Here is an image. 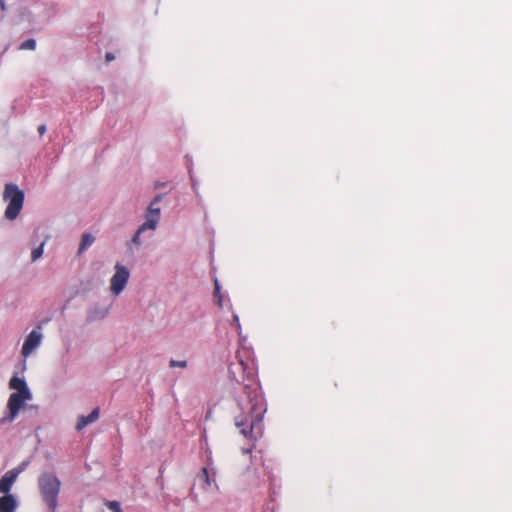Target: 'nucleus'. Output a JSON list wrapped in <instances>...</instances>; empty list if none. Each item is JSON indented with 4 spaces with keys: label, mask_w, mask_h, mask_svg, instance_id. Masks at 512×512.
Segmentation results:
<instances>
[{
    "label": "nucleus",
    "mask_w": 512,
    "mask_h": 512,
    "mask_svg": "<svg viewBox=\"0 0 512 512\" xmlns=\"http://www.w3.org/2000/svg\"><path fill=\"white\" fill-rule=\"evenodd\" d=\"M56 13L53 4L33 1L19 9L18 21L33 32H40Z\"/></svg>",
    "instance_id": "f257e3e1"
},
{
    "label": "nucleus",
    "mask_w": 512,
    "mask_h": 512,
    "mask_svg": "<svg viewBox=\"0 0 512 512\" xmlns=\"http://www.w3.org/2000/svg\"><path fill=\"white\" fill-rule=\"evenodd\" d=\"M37 487L41 501L46 507L45 512H57L58 498L62 487L58 476L52 472H42L37 478Z\"/></svg>",
    "instance_id": "f03ea898"
},
{
    "label": "nucleus",
    "mask_w": 512,
    "mask_h": 512,
    "mask_svg": "<svg viewBox=\"0 0 512 512\" xmlns=\"http://www.w3.org/2000/svg\"><path fill=\"white\" fill-rule=\"evenodd\" d=\"M28 466V461L21 462L18 466L7 471L0 479V512H16L17 498L11 494V489L19 474Z\"/></svg>",
    "instance_id": "7ed1b4c3"
},
{
    "label": "nucleus",
    "mask_w": 512,
    "mask_h": 512,
    "mask_svg": "<svg viewBox=\"0 0 512 512\" xmlns=\"http://www.w3.org/2000/svg\"><path fill=\"white\" fill-rule=\"evenodd\" d=\"M3 201L6 203L4 216L9 221L17 219L24 205V192L14 183H7L3 191Z\"/></svg>",
    "instance_id": "20e7f679"
},
{
    "label": "nucleus",
    "mask_w": 512,
    "mask_h": 512,
    "mask_svg": "<svg viewBox=\"0 0 512 512\" xmlns=\"http://www.w3.org/2000/svg\"><path fill=\"white\" fill-rule=\"evenodd\" d=\"M113 269V275L109 280V291L111 295L117 297L126 289L131 273L126 266L119 262L115 263Z\"/></svg>",
    "instance_id": "39448f33"
},
{
    "label": "nucleus",
    "mask_w": 512,
    "mask_h": 512,
    "mask_svg": "<svg viewBox=\"0 0 512 512\" xmlns=\"http://www.w3.org/2000/svg\"><path fill=\"white\" fill-rule=\"evenodd\" d=\"M44 334L40 326L34 328L24 339L21 356L23 358V370L26 369V359L36 353V351L42 345Z\"/></svg>",
    "instance_id": "423d86ee"
},
{
    "label": "nucleus",
    "mask_w": 512,
    "mask_h": 512,
    "mask_svg": "<svg viewBox=\"0 0 512 512\" xmlns=\"http://www.w3.org/2000/svg\"><path fill=\"white\" fill-rule=\"evenodd\" d=\"M162 198V195H157L149 204L144 216L145 220L140 225V232L157 229L161 217V209L158 204L162 201Z\"/></svg>",
    "instance_id": "0eeeda50"
},
{
    "label": "nucleus",
    "mask_w": 512,
    "mask_h": 512,
    "mask_svg": "<svg viewBox=\"0 0 512 512\" xmlns=\"http://www.w3.org/2000/svg\"><path fill=\"white\" fill-rule=\"evenodd\" d=\"M32 400V397H18L9 396L6 409V414L0 419V424L11 423L18 416L20 410L26 405L28 401Z\"/></svg>",
    "instance_id": "6e6552de"
},
{
    "label": "nucleus",
    "mask_w": 512,
    "mask_h": 512,
    "mask_svg": "<svg viewBox=\"0 0 512 512\" xmlns=\"http://www.w3.org/2000/svg\"><path fill=\"white\" fill-rule=\"evenodd\" d=\"M9 388L13 390L10 396H18V397H33L30 388L24 377H19L14 375L8 384Z\"/></svg>",
    "instance_id": "1a4fd4ad"
},
{
    "label": "nucleus",
    "mask_w": 512,
    "mask_h": 512,
    "mask_svg": "<svg viewBox=\"0 0 512 512\" xmlns=\"http://www.w3.org/2000/svg\"><path fill=\"white\" fill-rule=\"evenodd\" d=\"M109 312H110L109 306L95 304L87 312V320L89 322L101 321L108 316Z\"/></svg>",
    "instance_id": "9d476101"
},
{
    "label": "nucleus",
    "mask_w": 512,
    "mask_h": 512,
    "mask_svg": "<svg viewBox=\"0 0 512 512\" xmlns=\"http://www.w3.org/2000/svg\"><path fill=\"white\" fill-rule=\"evenodd\" d=\"M196 485L198 488L203 492L206 493L212 486V483L215 482L214 480H211L208 474L207 468H202L201 471L196 476Z\"/></svg>",
    "instance_id": "9b49d317"
},
{
    "label": "nucleus",
    "mask_w": 512,
    "mask_h": 512,
    "mask_svg": "<svg viewBox=\"0 0 512 512\" xmlns=\"http://www.w3.org/2000/svg\"><path fill=\"white\" fill-rule=\"evenodd\" d=\"M99 415H100L99 408H95L88 416H83V415L78 416L76 426H75L76 430L81 431L87 425L96 422L99 418Z\"/></svg>",
    "instance_id": "f8f14e48"
},
{
    "label": "nucleus",
    "mask_w": 512,
    "mask_h": 512,
    "mask_svg": "<svg viewBox=\"0 0 512 512\" xmlns=\"http://www.w3.org/2000/svg\"><path fill=\"white\" fill-rule=\"evenodd\" d=\"M263 411L264 410H260V412L255 416V420L251 421V423L249 424V428H250L249 432L245 428L241 429V433L244 436H248L249 434L251 436H253L255 433L261 434V426H260L261 418H260V415H261V413Z\"/></svg>",
    "instance_id": "ddd939ff"
},
{
    "label": "nucleus",
    "mask_w": 512,
    "mask_h": 512,
    "mask_svg": "<svg viewBox=\"0 0 512 512\" xmlns=\"http://www.w3.org/2000/svg\"><path fill=\"white\" fill-rule=\"evenodd\" d=\"M95 241V237L92 234H84L82 236L80 246H79V253H82L86 249H88Z\"/></svg>",
    "instance_id": "4468645a"
},
{
    "label": "nucleus",
    "mask_w": 512,
    "mask_h": 512,
    "mask_svg": "<svg viewBox=\"0 0 512 512\" xmlns=\"http://www.w3.org/2000/svg\"><path fill=\"white\" fill-rule=\"evenodd\" d=\"M45 242H42L38 247L31 251V262L38 261L44 253Z\"/></svg>",
    "instance_id": "2eb2a0df"
},
{
    "label": "nucleus",
    "mask_w": 512,
    "mask_h": 512,
    "mask_svg": "<svg viewBox=\"0 0 512 512\" xmlns=\"http://www.w3.org/2000/svg\"><path fill=\"white\" fill-rule=\"evenodd\" d=\"M20 48L22 50H35L36 41L34 39H28L21 43Z\"/></svg>",
    "instance_id": "dca6fc26"
},
{
    "label": "nucleus",
    "mask_w": 512,
    "mask_h": 512,
    "mask_svg": "<svg viewBox=\"0 0 512 512\" xmlns=\"http://www.w3.org/2000/svg\"><path fill=\"white\" fill-rule=\"evenodd\" d=\"M169 367L185 369L187 367V361L186 360H174V359H172V360L169 361Z\"/></svg>",
    "instance_id": "f3484780"
},
{
    "label": "nucleus",
    "mask_w": 512,
    "mask_h": 512,
    "mask_svg": "<svg viewBox=\"0 0 512 512\" xmlns=\"http://www.w3.org/2000/svg\"><path fill=\"white\" fill-rule=\"evenodd\" d=\"M144 232H140V227L137 229L135 235L132 237L131 239V244H133L134 246L136 247H140L141 244H142V241H141V234H143Z\"/></svg>",
    "instance_id": "a211bd4d"
},
{
    "label": "nucleus",
    "mask_w": 512,
    "mask_h": 512,
    "mask_svg": "<svg viewBox=\"0 0 512 512\" xmlns=\"http://www.w3.org/2000/svg\"><path fill=\"white\" fill-rule=\"evenodd\" d=\"M106 506L108 507V509H110L112 512H123L121 507H120V503L117 502V501H108L106 503Z\"/></svg>",
    "instance_id": "6ab92c4d"
},
{
    "label": "nucleus",
    "mask_w": 512,
    "mask_h": 512,
    "mask_svg": "<svg viewBox=\"0 0 512 512\" xmlns=\"http://www.w3.org/2000/svg\"><path fill=\"white\" fill-rule=\"evenodd\" d=\"M233 320H234V323H235L237 329L241 330V325H240L239 317L237 314L233 315Z\"/></svg>",
    "instance_id": "aec40b11"
},
{
    "label": "nucleus",
    "mask_w": 512,
    "mask_h": 512,
    "mask_svg": "<svg viewBox=\"0 0 512 512\" xmlns=\"http://www.w3.org/2000/svg\"><path fill=\"white\" fill-rule=\"evenodd\" d=\"M214 294H215V296L221 295V293H220V286H219L218 280H215V292H214Z\"/></svg>",
    "instance_id": "412c9836"
},
{
    "label": "nucleus",
    "mask_w": 512,
    "mask_h": 512,
    "mask_svg": "<svg viewBox=\"0 0 512 512\" xmlns=\"http://www.w3.org/2000/svg\"><path fill=\"white\" fill-rule=\"evenodd\" d=\"M38 132H39L40 135H44L45 132H46V126L45 125H40L38 127Z\"/></svg>",
    "instance_id": "4be33fe9"
},
{
    "label": "nucleus",
    "mask_w": 512,
    "mask_h": 512,
    "mask_svg": "<svg viewBox=\"0 0 512 512\" xmlns=\"http://www.w3.org/2000/svg\"><path fill=\"white\" fill-rule=\"evenodd\" d=\"M235 425L240 428L245 425V422L243 420H239L238 418L235 419Z\"/></svg>",
    "instance_id": "5701e85b"
},
{
    "label": "nucleus",
    "mask_w": 512,
    "mask_h": 512,
    "mask_svg": "<svg viewBox=\"0 0 512 512\" xmlns=\"http://www.w3.org/2000/svg\"><path fill=\"white\" fill-rule=\"evenodd\" d=\"M217 298V304L219 307L223 306L222 295L215 296Z\"/></svg>",
    "instance_id": "b1692460"
},
{
    "label": "nucleus",
    "mask_w": 512,
    "mask_h": 512,
    "mask_svg": "<svg viewBox=\"0 0 512 512\" xmlns=\"http://www.w3.org/2000/svg\"><path fill=\"white\" fill-rule=\"evenodd\" d=\"M0 7L2 10L5 9V3H4V0H0Z\"/></svg>",
    "instance_id": "393cba45"
},
{
    "label": "nucleus",
    "mask_w": 512,
    "mask_h": 512,
    "mask_svg": "<svg viewBox=\"0 0 512 512\" xmlns=\"http://www.w3.org/2000/svg\"><path fill=\"white\" fill-rule=\"evenodd\" d=\"M106 59H107L108 61H110V60L114 59V57H113L110 53H108V54L106 55Z\"/></svg>",
    "instance_id": "a878e982"
},
{
    "label": "nucleus",
    "mask_w": 512,
    "mask_h": 512,
    "mask_svg": "<svg viewBox=\"0 0 512 512\" xmlns=\"http://www.w3.org/2000/svg\"><path fill=\"white\" fill-rule=\"evenodd\" d=\"M240 366H241L243 369H244V367H245V364H244V362H243L242 360L240 361Z\"/></svg>",
    "instance_id": "bb28decb"
}]
</instances>
